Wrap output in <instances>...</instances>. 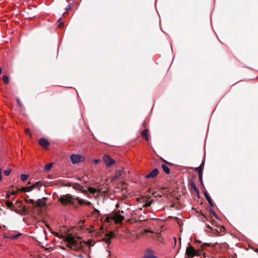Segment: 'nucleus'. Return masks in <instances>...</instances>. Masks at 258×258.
I'll return each instance as SVG.
<instances>
[{
  "label": "nucleus",
  "instance_id": "1",
  "mask_svg": "<svg viewBox=\"0 0 258 258\" xmlns=\"http://www.w3.org/2000/svg\"><path fill=\"white\" fill-rule=\"evenodd\" d=\"M54 234L57 237L62 238L65 241L67 242L66 246L71 250H74L75 251H79L83 246L82 242L78 241L71 234H69L67 236L60 235L57 232L54 233Z\"/></svg>",
  "mask_w": 258,
  "mask_h": 258
},
{
  "label": "nucleus",
  "instance_id": "2",
  "mask_svg": "<svg viewBox=\"0 0 258 258\" xmlns=\"http://www.w3.org/2000/svg\"><path fill=\"white\" fill-rule=\"evenodd\" d=\"M205 246H214V244L211 243H205L203 244L201 248L196 250L192 246L189 244L188 246L186 248L185 254L189 257H193L195 256H199L202 254V251L204 250Z\"/></svg>",
  "mask_w": 258,
  "mask_h": 258
},
{
  "label": "nucleus",
  "instance_id": "3",
  "mask_svg": "<svg viewBox=\"0 0 258 258\" xmlns=\"http://www.w3.org/2000/svg\"><path fill=\"white\" fill-rule=\"evenodd\" d=\"M28 198L29 196L27 195L26 198L24 199V201L26 204H31L34 209L41 208L46 206V201L47 200L46 198H43L36 201L33 199H28Z\"/></svg>",
  "mask_w": 258,
  "mask_h": 258
},
{
  "label": "nucleus",
  "instance_id": "4",
  "mask_svg": "<svg viewBox=\"0 0 258 258\" xmlns=\"http://www.w3.org/2000/svg\"><path fill=\"white\" fill-rule=\"evenodd\" d=\"M113 220L116 224L121 223L124 219L123 216H121L118 213L112 212L111 214L106 218L107 222H109V220Z\"/></svg>",
  "mask_w": 258,
  "mask_h": 258
},
{
  "label": "nucleus",
  "instance_id": "5",
  "mask_svg": "<svg viewBox=\"0 0 258 258\" xmlns=\"http://www.w3.org/2000/svg\"><path fill=\"white\" fill-rule=\"evenodd\" d=\"M74 198L72 195L70 194H67L61 196L59 199V201L62 205L66 206L68 204L73 205L74 204Z\"/></svg>",
  "mask_w": 258,
  "mask_h": 258
},
{
  "label": "nucleus",
  "instance_id": "6",
  "mask_svg": "<svg viewBox=\"0 0 258 258\" xmlns=\"http://www.w3.org/2000/svg\"><path fill=\"white\" fill-rule=\"evenodd\" d=\"M16 204H20V205L18 206L19 209H16L14 210V212L16 213L20 214H27L29 210L26 208L25 206H22V202L20 200H18L16 201Z\"/></svg>",
  "mask_w": 258,
  "mask_h": 258
},
{
  "label": "nucleus",
  "instance_id": "7",
  "mask_svg": "<svg viewBox=\"0 0 258 258\" xmlns=\"http://www.w3.org/2000/svg\"><path fill=\"white\" fill-rule=\"evenodd\" d=\"M103 160L106 163L107 167L110 166L115 163V161L109 155L104 156Z\"/></svg>",
  "mask_w": 258,
  "mask_h": 258
},
{
  "label": "nucleus",
  "instance_id": "8",
  "mask_svg": "<svg viewBox=\"0 0 258 258\" xmlns=\"http://www.w3.org/2000/svg\"><path fill=\"white\" fill-rule=\"evenodd\" d=\"M225 231V228L224 226L216 225L213 233L215 234L216 236H219L220 234H222Z\"/></svg>",
  "mask_w": 258,
  "mask_h": 258
},
{
  "label": "nucleus",
  "instance_id": "9",
  "mask_svg": "<svg viewBox=\"0 0 258 258\" xmlns=\"http://www.w3.org/2000/svg\"><path fill=\"white\" fill-rule=\"evenodd\" d=\"M73 164H77L81 161L82 156L79 154H73L70 157Z\"/></svg>",
  "mask_w": 258,
  "mask_h": 258
},
{
  "label": "nucleus",
  "instance_id": "10",
  "mask_svg": "<svg viewBox=\"0 0 258 258\" xmlns=\"http://www.w3.org/2000/svg\"><path fill=\"white\" fill-rule=\"evenodd\" d=\"M159 173V171L157 168H154L150 173L146 174L145 176L146 178H154L156 177Z\"/></svg>",
  "mask_w": 258,
  "mask_h": 258
},
{
  "label": "nucleus",
  "instance_id": "11",
  "mask_svg": "<svg viewBox=\"0 0 258 258\" xmlns=\"http://www.w3.org/2000/svg\"><path fill=\"white\" fill-rule=\"evenodd\" d=\"M38 143L40 146L45 149L48 148L50 144L49 141L45 138H43L39 140Z\"/></svg>",
  "mask_w": 258,
  "mask_h": 258
},
{
  "label": "nucleus",
  "instance_id": "12",
  "mask_svg": "<svg viewBox=\"0 0 258 258\" xmlns=\"http://www.w3.org/2000/svg\"><path fill=\"white\" fill-rule=\"evenodd\" d=\"M68 186H72L76 189L82 191L83 193H86L87 192L86 190L84 191L83 190L82 186L77 183L70 182L68 184Z\"/></svg>",
  "mask_w": 258,
  "mask_h": 258
},
{
  "label": "nucleus",
  "instance_id": "13",
  "mask_svg": "<svg viewBox=\"0 0 258 258\" xmlns=\"http://www.w3.org/2000/svg\"><path fill=\"white\" fill-rule=\"evenodd\" d=\"M153 250L150 248H148L145 251L143 258H155Z\"/></svg>",
  "mask_w": 258,
  "mask_h": 258
},
{
  "label": "nucleus",
  "instance_id": "14",
  "mask_svg": "<svg viewBox=\"0 0 258 258\" xmlns=\"http://www.w3.org/2000/svg\"><path fill=\"white\" fill-rule=\"evenodd\" d=\"M204 196H205L206 200H207V201L208 202L209 204H210V205L211 207H214V203H213L211 198L209 196L208 193L207 191H204Z\"/></svg>",
  "mask_w": 258,
  "mask_h": 258
},
{
  "label": "nucleus",
  "instance_id": "15",
  "mask_svg": "<svg viewBox=\"0 0 258 258\" xmlns=\"http://www.w3.org/2000/svg\"><path fill=\"white\" fill-rule=\"evenodd\" d=\"M6 205L8 209L11 211H14L16 209H14V205L12 202L10 201H7L6 202Z\"/></svg>",
  "mask_w": 258,
  "mask_h": 258
},
{
  "label": "nucleus",
  "instance_id": "16",
  "mask_svg": "<svg viewBox=\"0 0 258 258\" xmlns=\"http://www.w3.org/2000/svg\"><path fill=\"white\" fill-rule=\"evenodd\" d=\"M142 136L145 139V140L147 141H149V137H148V130L145 129L141 133Z\"/></svg>",
  "mask_w": 258,
  "mask_h": 258
},
{
  "label": "nucleus",
  "instance_id": "17",
  "mask_svg": "<svg viewBox=\"0 0 258 258\" xmlns=\"http://www.w3.org/2000/svg\"><path fill=\"white\" fill-rule=\"evenodd\" d=\"M190 186L191 189L192 190H193L195 192H197V194L199 193V190L198 188L197 187L195 183L193 181H190Z\"/></svg>",
  "mask_w": 258,
  "mask_h": 258
},
{
  "label": "nucleus",
  "instance_id": "18",
  "mask_svg": "<svg viewBox=\"0 0 258 258\" xmlns=\"http://www.w3.org/2000/svg\"><path fill=\"white\" fill-rule=\"evenodd\" d=\"M121 176V171L119 170L115 172L114 176L112 177V180L117 179Z\"/></svg>",
  "mask_w": 258,
  "mask_h": 258
},
{
  "label": "nucleus",
  "instance_id": "19",
  "mask_svg": "<svg viewBox=\"0 0 258 258\" xmlns=\"http://www.w3.org/2000/svg\"><path fill=\"white\" fill-rule=\"evenodd\" d=\"M162 168L166 174H169L170 173V168L166 165L163 164L162 165Z\"/></svg>",
  "mask_w": 258,
  "mask_h": 258
},
{
  "label": "nucleus",
  "instance_id": "20",
  "mask_svg": "<svg viewBox=\"0 0 258 258\" xmlns=\"http://www.w3.org/2000/svg\"><path fill=\"white\" fill-rule=\"evenodd\" d=\"M32 185L33 186L34 189L36 188H38V189L39 190H40V188L42 185V183H41V182L40 181H39L35 182Z\"/></svg>",
  "mask_w": 258,
  "mask_h": 258
},
{
  "label": "nucleus",
  "instance_id": "21",
  "mask_svg": "<svg viewBox=\"0 0 258 258\" xmlns=\"http://www.w3.org/2000/svg\"><path fill=\"white\" fill-rule=\"evenodd\" d=\"M209 212H210V217H209V218H212V216H214L216 219L218 218L216 213L212 209H210L209 210Z\"/></svg>",
  "mask_w": 258,
  "mask_h": 258
},
{
  "label": "nucleus",
  "instance_id": "22",
  "mask_svg": "<svg viewBox=\"0 0 258 258\" xmlns=\"http://www.w3.org/2000/svg\"><path fill=\"white\" fill-rule=\"evenodd\" d=\"M205 218L206 219H207V220L209 221V219L205 217ZM209 219H210L209 221H210L211 225L213 227H215L216 225H218L217 223V222L214 219H213L212 218H209Z\"/></svg>",
  "mask_w": 258,
  "mask_h": 258
},
{
  "label": "nucleus",
  "instance_id": "23",
  "mask_svg": "<svg viewBox=\"0 0 258 258\" xmlns=\"http://www.w3.org/2000/svg\"><path fill=\"white\" fill-rule=\"evenodd\" d=\"M88 190L90 193L93 194H96L98 192L97 189H96L94 187H90L88 188Z\"/></svg>",
  "mask_w": 258,
  "mask_h": 258
},
{
  "label": "nucleus",
  "instance_id": "24",
  "mask_svg": "<svg viewBox=\"0 0 258 258\" xmlns=\"http://www.w3.org/2000/svg\"><path fill=\"white\" fill-rule=\"evenodd\" d=\"M52 165H53V163H50L49 164H46L45 166V168H44L45 170L46 171H49L51 169V168L52 166Z\"/></svg>",
  "mask_w": 258,
  "mask_h": 258
},
{
  "label": "nucleus",
  "instance_id": "25",
  "mask_svg": "<svg viewBox=\"0 0 258 258\" xmlns=\"http://www.w3.org/2000/svg\"><path fill=\"white\" fill-rule=\"evenodd\" d=\"M3 81L6 84H7L9 82V77L6 75H4L3 76Z\"/></svg>",
  "mask_w": 258,
  "mask_h": 258
},
{
  "label": "nucleus",
  "instance_id": "26",
  "mask_svg": "<svg viewBox=\"0 0 258 258\" xmlns=\"http://www.w3.org/2000/svg\"><path fill=\"white\" fill-rule=\"evenodd\" d=\"M195 170L198 171L199 174H203V168L201 166L195 168Z\"/></svg>",
  "mask_w": 258,
  "mask_h": 258
},
{
  "label": "nucleus",
  "instance_id": "27",
  "mask_svg": "<svg viewBox=\"0 0 258 258\" xmlns=\"http://www.w3.org/2000/svg\"><path fill=\"white\" fill-rule=\"evenodd\" d=\"M28 175L27 174H21V179L23 181H24L25 180H27V179L28 178Z\"/></svg>",
  "mask_w": 258,
  "mask_h": 258
},
{
  "label": "nucleus",
  "instance_id": "28",
  "mask_svg": "<svg viewBox=\"0 0 258 258\" xmlns=\"http://www.w3.org/2000/svg\"><path fill=\"white\" fill-rule=\"evenodd\" d=\"M152 201H150L149 202H147L146 203L144 204L143 205V207L145 208V207H150L152 205Z\"/></svg>",
  "mask_w": 258,
  "mask_h": 258
},
{
  "label": "nucleus",
  "instance_id": "29",
  "mask_svg": "<svg viewBox=\"0 0 258 258\" xmlns=\"http://www.w3.org/2000/svg\"><path fill=\"white\" fill-rule=\"evenodd\" d=\"M76 200H78V203L80 205H83V204H85V201L83 200H82V199H80L79 197H77L76 198Z\"/></svg>",
  "mask_w": 258,
  "mask_h": 258
},
{
  "label": "nucleus",
  "instance_id": "30",
  "mask_svg": "<svg viewBox=\"0 0 258 258\" xmlns=\"http://www.w3.org/2000/svg\"><path fill=\"white\" fill-rule=\"evenodd\" d=\"M206 227L209 228L213 233L214 232V227H213V226H211L209 224H206Z\"/></svg>",
  "mask_w": 258,
  "mask_h": 258
},
{
  "label": "nucleus",
  "instance_id": "31",
  "mask_svg": "<svg viewBox=\"0 0 258 258\" xmlns=\"http://www.w3.org/2000/svg\"><path fill=\"white\" fill-rule=\"evenodd\" d=\"M21 235V233H18L16 235H12L11 238L13 239H16L18 238Z\"/></svg>",
  "mask_w": 258,
  "mask_h": 258
},
{
  "label": "nucleus",
  "instance_id": "32",
  "mask_svg": "<svg viewBox=\"0 0 258 258\" xmlns=\"http://www.w3.org/2000/svg\"><path fill=\"white\" fill-rule=\"evenodd\" d=\"M107 236H108V238H110V240L111 238H113L115 236V235L113 233V232H111L109 233H108Z\"/></svg>",
  "mask_w": 258,
  "mask_h": 258
},
{
  "label": "nucleus",
  "instance_id": "33",
  "mask_svg": "<svg viewBox=\"0 0 258 258\" xmlns=\"http://www.w3.org/2000/svg\"><path fill=\"white\" fill-rule=\"evenodd\" d=\"M11 172V170H6L4 171V174L6 176H8L10 175V173Z\"/></svg>",
  "mask_w": 258,
  "mask_h": 258
},
{
  "label": "nucleus",
  "instance_id": "34",
  "mask_svg": "<svg viewBox=\"0 0 258 258\" xmlns=\"http://www.w3.org/2000/svg\"><path fill=\"white\" fill-rule=\"evenodd\" d=\"M199 180H200V181L201 183V184H203V174H199Z\"/></svg>",
  "mask_w": 258,
  "mask_h": 258
},
{
  "label": "nucleus",
  "instance_id": "35",
  "mask_svg": "<svg viewBox=\"0 0 258 258\" xmlns=\"http://www.w3.org/2000/svg\"><path fill=\"white\" fill-rule=\"evenodd\" d=\"M103 241H105L106 243L109 244L110 242V238L106 237L103 239Z\"/></svg>",
  "mask_w": 258,
  "mask_h": 258
},
{
  "label": "nucleus",
  "instance_id": "36",
  "mask_svg": "<svg viewBox=\"0 0 258 258\" xmlns=\"http://www.w3.org/2000/svg\"><path fill=\"white\" fill-rule=\"evenodd\" d=\"M25 133L27 135H28L30 136H32V134L31 133V131L29 128H26L25 130Z\"/></svg>",
  "mask_w": 258,
  "mask_h": 258
},
{
  "label": "nucleus",
  "instance_id": "37",
  "mask_svg": "<svg viewBox=\"0 0 258 258\" xmlns=\"http://www.w3.org/2000/svg\"><path fill=\"white\" fill-rule=\"evenodd\" d=\"M27 187V192L31 191H32L33 189H34V188H33V185H32V186H29V187Z\"/></svg>",
  "mask_w": 258,
  "mask_h": 258
},
{
  "label": "nucleus",
  "instance_id": "38",
  "mask_svg": "<svg viewBox=\"0 0 258 258\" xmlns=\"http://www.w3.org/2000/svg\"><path fill=\"white\" fill-rule=\"evenodd\" d=\"M17 102L18 103V104L21 106L22 107L23 106V104H22V103L21 102V100H20V99L18 98L17 99Z\"/></svg>",
  "mask_w": 258,
  "mask_h": 258
},
{
  "label": "nucleus",
  "instance_id": "39",
  "mask_svg": "<svg viewBox=\"0 0 258 258\" xmlns=\"http://www.w3.org/2000/svg\"><path fill=\"white\" fill-rule=\"evenodd\" d=\"M93 209H94L93 213H97L99 215L100 214V212L99 210H98L97 209H96L95 208H94Z\"/></svg>",
  "mask_w": 258,
  "mask_h": 258
},
{
  "label": "nucleus",
  "instance_id": "40",
  "mask_svg": "<svg viewBox=\"0 0 258 258\" xmlns=\"http://www.w3.org/2000/svg\"><path fill=\"white\" fill-rule=\"evenodd\" d=\"M11 196V192H10L9 191H7V194L6 196V198L9 199L10 198Z\"/></svg>",
  "mask_w": 258,
  "mask_h": 258
},
{
  "label": "nucleus",
  "instance_id": "41",
  "mask_svg": "<svg viewBox=\"0 0 258 258\" xmlns=\"http://www.w3.org/2000/svg\"><path fill=\"white\" fill-rule=\"evenodd\" d=\"M64 26V24L62 23V22H61L59 24L58 26V27L59 28H62Z\"/></svg>",
  "mask_w": 258,
  "mask_h": 258
},
{
  "label": "nucleus",
  "instance_id": "42",
  "mask_svg": "<svg viewBox=\"0 0 258 258\" xmlns=\"http://www.w3.org/2000/svg\"><path fill=\"white\" fill-rule=\"evenodd\" d=\"M21 191H23V192H27V187H22L21 189H20Z\"/></svg>",
  "mask_w": 258,
  "mask_h": 258
},
{
  "label": "nucleus",
  "instance_id": "43",
  "mask_svg": "<svg viewBox=\"0 0 258 258\" xmlns=\"http://www.w3.org/2000/svg\"><path fill=\"white\" fill-rule=\"evenodd\" d=\"M93 161L94 164H97L99 162L100 160L98 159H94Z\"/></svg>",
  "mask_w": 258,
  "mask_h": 258
},
{
  "label": "nucleus",
  "instance_id": "44",
  "mask_svg": "<svg viewBox=\"0 0 258 258\" xmlns=\"http://www.w3.org/2000/svg\"><path fill=\"white\" fill-rule=\"evenodd\" d=\"M144 232H145V233H149V232H150V233H153V231H151V230H150L145 229V230H144Z\"/></svg>",
  "mask_w": 258,
  "mask_h": 258
},
{
  "label": "nucleus",
  "instance_id": "45",
  "mask_svg": "<svg viewBox=\"0 0 258 258\" xmlns=\"http://www.w3.org/2000/svg\"><path fill=\"white\" fill-rule=\"evenodd\" d=\"M86 244L89 245V246H92L93 245L92 244V241H88L87 242H86Z\"/></svg>",
  "mask_w": 258,
  "mask_h": 258
},
{
  "label": "nucleus",
  "instance_id": "46",
  "mask_svg": "<svg viewBox=\"0 0 258 258\" xmlns=\"http://www.w3.org/2000/svg\"><path fill=\"white\" fill-rule=\"evenodd\" d=\"M18 194V191H13L11 192V195H16Z\"/></svg>",
  "mask_w": 258,
  "mask_h": 258
},
{
  "label": "nucleus",
  "instance_id": "47",
  "mask_svg": "<svg viewBox=\"0 0 258 258\" xmlns=\"http://www.w3.org/2000/svg\"><path fill=\"white\" fill-rule=\"evenodd\" d=\"M86 204V205H88V206H90L91 205V203L90 202H88V201H85V204Z\"/></svg>",
  "mask_w": 258,
  "mask_h": 258
},
{
  "label": "nucleus",
  "instance_id": "48",
  "mask_svg": "<svg viewBox=\"0 0 258 258\" xmlns=\"http://www.w3.org/2000/svg\"><path fill=\"white\" fill-rule=\"evenodd\" d=\"M164 161V162H165L166 164L169 165H172V164L171 163H170V162H168L164 160H163Z\"/></svg>",
  "mask_w": 258,
  "mask_h": 258
},
{
  "label": "nucleus",
  "instance_id": "49",
  "mask_svg": "<svg viewBox=\"0 0 258 258\" xmlns=\"http://www.w3.org/2000/svg\"><path fill=\"white\" fill-rule=\"evenodd\" d=\"M2 169L1 168H0V181H1L2 180Z\"/></svg>",
  "mask_w": 258,
  "mask_h": 258
},
{
  "label": "nucleus",
  "instance_id": "50",
  "mask_svg": "<svg viewBox=\"0 0 258 258\" xmlns=\"http://www.w3.org/2000/svg\"><path fill=\"white\" fill-rule=\"evenodd\" d=\"M115 212L118 213H119L120 215V214H123V213H124L123 211H120V210H118L117 212Z\"/></svg>",
  "mask_w": 258,
  "mask_h": 258
},
{
  "label": "nucleus",
  "instance_id": "51",
  "mask_svg": "<svg viewBox=\"0 0 258 258\" xmlns=\"http://www.w3.org/2000/svg\"><path fill=\"white\" fill-rule=\"evenodd\" d=\"M152 195H153V196H155V197L159 196V195H157V194H156V192H154L152 194Z\"/></svg>",
  "mask_w": 258,
  "mask_h": 258
},
{
  "label": "nucleus",
  "instance_id": "52",
  "mask_svg": "<svg viewBox=\"0 0 258 258\" xmlns=\"http://www.w3.org/2000/svg\"><path fill=\"white\" fill-rule=\"evenodd\" d=\"M204 164H205V162H204V161H203V162H202V163H201V165H200V166H201L203 168V167H204Z\"/></svg>",
  "mask_w": 258,
  "mask_h": 258
},
{
  "label": "nucleus",
  "instance_id": "53",
  "mask_svg": "<svg viewBox=\"0 0 258 258\" xmlns=\"http://www.w3.org/2000/svg\"><path fill=\"white\" fill-rule=\"evenodd\" d=\"M119 207V205L118 204H117L115 206L116 208H118Z\"/></svg>",
  "mask_w": 258,
  "mask_h": 258
},
{
  "label": "nucleus",
  "instance_id": "54",
  "mask_svg": "<svg viewBox=\"0 0 258 258\" xmlns=\"http://www.w3.org/2000/svg\"><path fill=\"white\" fill-rule=\"evenodd\" d=\"M2 69L0 67V75L2 74Z\"/></svg>",
  "mask_w": 258,
  "mask_h": 258
},
{
  "label": "nucleus",
  "instance_id": "55",
  "mask_svg": "<svg viewBox=\"0 0 258 258\" xmlns=\"http://www.w3.org/2000/svg\"><path fill=\"white\" fill-rule=\"evenodd\" d=\"M254 251H256V252H258V249L255 248V249H254Z\"/></svg>",
  "mask_w": 258,
  "mask_h": 258
},
{
  "label": "nucleus",
  "instance_id": "56",
  "mask_svg": "<svg viewBox=\"0 0 258 258\" xmlns=\"http://www.w3.org/2000/svg\"><path fill=\"white\" fill-rule=\"evenodd\" d=\"M43 233L45 234V232H46L45 230L44 229H43Z\"/></svg>",
  "mask_w": 258,
  "mask_h": 258
},
{
  "label": "nucleus",
  "instance_id": "57",
  "mask_svg": "<svg viewBox=\"0 0 258 258\" xmlns=\"http://www.w3.org/2000/svg\"><path fill=\"white\" fill-rule=\"evenodd\" d=\"M143 125L145 126V122L144 121L143 123Z\"/></svg>",
  "mask_w": 258,
  "mask_h": 258
},
{
  "label": "nucleus",
  "instance_id": "58",
  "mask_svg": "<svg viewBox=\"0 0 258 258\" xmlns=\"http://www.w3.org/2000/svg\"><path fill=\"white\" fill-rule=\"evenodd\" d=\"M15 204H16V203H15ZM17 205H18L19 206L20 205V204H17Z\"/></svg>",
  "mask_w": 258,
  "mask_h": 258
}]
</instances>
